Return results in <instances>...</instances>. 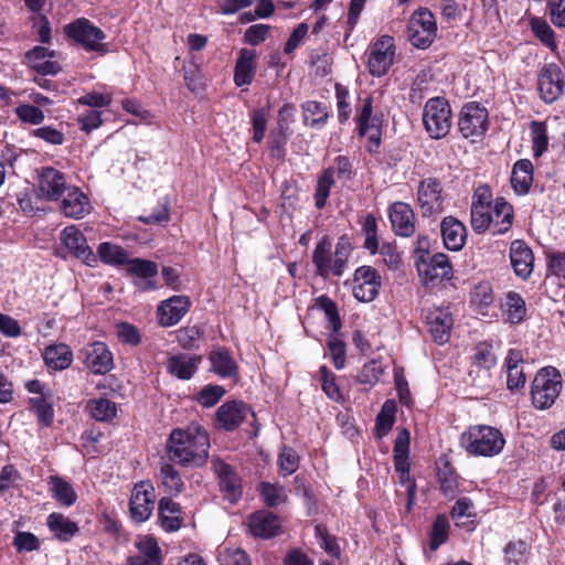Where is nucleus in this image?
<instances>
[{
	"label": "nucleus",
	"mask_w": 565,
	"mask_h": 565,
	"mask_svg": "<svg viewBox=\"0 0 565 565\" xmlns=\"http://www.w3.org/2000/svg\"><path fill=\"white\" fill-rule=\"evenodd\" d=\"M396 55L394 39L390 35H382L370 46L367 68L373 76L385 75L393 65Z\"/></svg>",
	"instance_id": "nucleus-8"
},
{
	"label": "nucleus",
	"mask_w": 565,
	"mask_h": 565,
	"mask_svg": "<svg viewBox=\"0 0 565 565\" xmlns=\"http://www.w3.org/2000/svg\"><path fill=\"white\" fill-rule=\"evenodd\" d=\"M61 212L72 218H82L90 212L88 198L76 186H71L60 199Z\"/></svg>",
	"instance_id": "nucleus-23"
},
{
	"label": "nucleus",
	"mask_w": 565,
	"mask_h": 565,
	"mask_svg": "<svg viewBox=\"0 0 565 565\" xmlns=\"http://www.w3.org/2000/svg\"><path fill=\"white\" fill-rule=\"evenodd\" d=\"M335 98L339 122L344 124L349 120L352 109L348 102L349 90L341 84H335Z\"/></svg>",
	"instance_id": "nucleus-59"
},
{
	"label": "nucleus",
	"mask_w": 565,
	"mask_h": 565,
	"mask_svg": "<svg viewBox=\"0 0 565 565\" xmlns=\"http://www.w3.org/2000/svg\"><path fill=\"white\" fill-rule=\"evenodd\" d=\"M258 490L263 497L264 503L269 508L282 504L287 500L286 489L279 483L263 481L259 483Z\"/></svg>",
	"instance_id": "nucleus-44"
},
{
	"label": "nucleus",
	"mask_w": 565,
	"mask_h": 565,
	"mask_svg": "<svg viewBox=\"0 0 565 565\" xmlns=\"http://www.w3.org/2000/svg\"><path fill=\"white\" fill-rule=\"evenodd\" d=\"M212 465L218 478L221 491L230 502H236L242 494L238 476L230 465L218 458L213 459Z\"/></svg>",
	"instance_id": "nucleus-18"
},
{
	"label": "nucleus",
	"mask_w": 565,
	"mask_h": 565,
	"mask_svg": "<svg viewBox=\"0 0 565 565\" xmlns=\"http://www.w3.org/2000/svg\"><path fill=\"white\" fill-rule=\"evenodd\" d=\"M30 404L34 409L39 422L44 426H50L53 422V408L43 397H33L30 399Z\"/></svg>",
	"instance_id": "nucleus-64"
},
{
	"label": "nucleus",
	"mask_w": 565,
	"mask_h": 565,
	"mask_svg": "<svg viewBox=\"0 0 565 565\" xmlns=\"http://www.w3.org/2000/svg\"><path fill=\"white\" fill-rule=\"evenodd\" d=\"M458 128L463 138H480L488 129V110L479 103L470 102L462 106Z\"/></svg>",
	"instance_id": "nucleus-7"
},
{
	"label": "nucleus",
	"mask_w": 565,
	"mask_h": 565,
	"mask_svg": "<svg viewBox=\"0 0 565 565\" xmlns=\"http://www.w3.org/2000/svg\"><path fill=\"white\" fill-rule=\"evenodd\" d=\"M409 431L403 428L398 431L394 444V466L399 475L407 476L409 472Z\"/></svg>",
	"instance_id": "nucleus-37"
},
{
	"label": "nucleus",
	"mask_w": 565,
	"mask_h": 565,
	"mask_svg": "<svg viewBox=\"0 0 565 565\" xmlns=\"http://www.w3.org/2000/svg\"><path fill=\"white\" fill-rule=\"evenodd\" d=\"M184 82L186 87L195 94H200L205 88V81L195 63L183 66Z\"/></svg>",
	"instance_id": "nucleus-53"
},
{
	"label": "nucleus",
	"mask_w": 565,
	"mask_h": 565,
	"mask_svg": "<svg viewBox=\"0 0 565 565\" xmlns=\"http://www.w3.org/2000/svg\"><path fill=\"white\" fill-rule=\"evenodd\" d=\"M493 222V215L491 214V207H478L471 206V226L478 232L482 233L491 226Z\"/></svg>",
	"instance_id": "nucleus-58"
},
{
	"label": "nucleus",
	"mask_w": 565,
	"mask_h": 565,
	"mask_svg": "<svg viewBox=\"0 0 565 565\" xmlns=\"http://www.w3.org/2000/svg\"><path fill=\"white\" fill-rule=\"evenodd\" d=\"M97 253L100 259L109 265H124L128 262V253L120 246L104 242L99 244Z\"/></svg>",
	"instance_id": "nucleus-45"
},
{
	"label": "nucleus",
	"mask_w": 565,
	"mask_h": 565,
	"mask_svg": "<svg viewBox=\"0 0 565 565\" xmlns=\"http://www.w3.org/2000/svg\"><path fill=\"white\" fill-rule=\"evenodd\" d=\"M61 241L72 255L86 265L93 266L97 262L95 254L87 245L86 237L75 225L67 226L61 232Z\"/></svg>",
	"instance_id": "nucleus-15"
},
{
	"label": "nucleus",
	"mask_w": 565,
	"mask_h": 565,
	"mask_svg": "<svg viewBox=\"0 0 565 565\" xmlns=\"http://www.w3.org/2000/svg\"><path fill=\"white\" fill-rule=\"evenodd\" d=\"M390 221L396 235L408 237L415 232V215L409 204L395 202L390 207Z\"/></svg>",
	"instance_id": "nucleus-25"
},
{
	"label": "nucleus",
	"mask_w": 565,
	"mask_h": 565,
	"mask_svg": "<svg viewBox=\"0 0 565 565\" xmlns=\"http://www.w3.org/2000/svg\"><path fill=\"white\" fill-rule=\"evenodd\" d=\"M159 520L166 532L178 531L184 521V513L179 503L171 498L163 497L159 501Z\"/></svg>",
	"instance_id": "nucleus-29"
},
{
	"label": "nucleus",
	"mask_w": 565,
	"mask_h": 565,
	"mask_svg": "<svg viewBox=\"0 0 565 565\" xmlns=\"http://www.w3.org/2000/svg\"><path fill=\"white\" fill-rule=\"evenodd\" d=\"M247 526L255 537L270 539L280 531V522L271 512L260 510L249 515Z\"/></svg>",
	"instance_id": "nucleus-24"
},
{
	"label": "nucleus",
	"mask_w": 565,
	"mask_h": 565,
	"mask_svg": "<svg viewBox=\"0 0 565 565\" xmlns=\"http://www.w3.org/2000/svg\"><path fill=\"white\" fill-rule=\"evenodd\" d=\"M25 58L29 66L42 75H54L61 70L53 60V52L44 46H35L26 53Z\"/></svg>",
	"instance_id": "nucleus-30"
},
{
	"label": "nucleus",
	"mask_w": 565,
	"mask_h": 565,
	"mask_svg": "<svg viewBox=\"0 0 565 565\" xmlns=\"http://www.w3.org/2000/svg\"><path fill=\"white\" fill-rule=\"evenodd\" d=\"M530 546L523 540L511 541L504 547L508 565H521L527 561Z\"/></svg>",
	"instance_id": "nucleus-46"
},
{
	"label": "nucleus",
	"mask_w": 565,
	"mask_h": 565,
	"mask_svg": "<svg viewBox=\"0 0 565 565\" xmlns=\"http://www.w3.org/2000/svg\"><path fill=\"white\" fill-rule=\"evenodd\" d=\"M45 364L56 371L67 369L73 362V352L68 345L58 343L51 344L43 352Z\"/></svg>",
	"instance_id": "nucleus-35"
},
{
	"label": "nucleus",
	"mask_w": 565,
	"mask_h": 565,
	"mask_svg": "<svg viewBox=\"0 0 565 565\" xmlns=\"http://www.w3.org/2000/svg\"><path fill=\"white\" fill-rule=\"evenodd\" d=\"M81 354L86 367L95 374H106L113 367V354L103 342L88 344Z\"/></svg>",
	"instance_id": "nucleus-16"
},
{
	"label": "nucleus",
	"mask_w": 565,
	"mask_h": 565,
	"mask_svg": "<svg viewBox=\"0 0 565 565\" xmlns=\"http://www.w3.org/2000/svg\"><path fill=\"white\" fill-rule=\"evenodd\" d=\"M202 362L201 355L177 354L169 358L167 370L180 380H190Z\"/></svg>",
	"instance_id": "nucleus-31"
},
{
	"label": "nucleus",
	"mask_w": 565,
	"mask_h": 565,
	"mask_svg": "<svg viewBox=\"0 0 565 565\" xmlns=\"http://www.w3.org/2000/svg\"><path fill=\"white\" fill-rule=\"evenodd\" d=\"M191 301L186 296H172L162 301L157 310L158 320L162 327L177 324L189 311Z\"/></svg>",
	"instance_id": "nucleus-19"
},
{
	"label": "nucleus",
	"mask_w": 565,
	"mask_h": 565,
	"mask_svg": "<svg viewBox=\"0 0 565 565\" xmlns=\"http://www.w3.org/2000/svg\"><path fill=\"white\" fill-rule=\"evenodd\" d=\"M497 364V356L492 347L488 343H480L476 347L472 362L469 370L471 383L477 387H488L491 382V369Z\"/></svg>",
	"instance_id": "nucleus-9"
},
{
	"label": "nucleus",
	"mask_w": 565,
	"mask_h": 565,
	"mask_svg": "<svg viewBox=\"0 0 565 565\" xmlns=\"http://www.w3.org/2000/svg\"><path fill=\"white\" fill-rule=\"evenodd\" d=\"M160 479L170 493H180L184 483L179 471L170 463H163L160 468Z\"/></svg>",
	"instance_id": "nucleus-48"
},
{
	"label": "nucleus",
	"mask_w": 565,
	"mask_h": 565,
	"mask_svg": "<svg viewBox=\"0 0 565 565\" xmlns=\"http://www.w3.org/2000/svg\"><path fill=\"white\" fill-rule=\"evenodd\" d=\"M287 131L284 129H274L269 134L268 145L270 156L275 159H284L286 154V143H287Z\"/></svg>",
	"instance_id": "nucleus-57"
},
{
	"label": "nucleus",
	"mask_w": 565,
	"mask_h": 565,
	"mask_svg": "<svg viewBox=\"0 0 565 565\" xmlns=\"http://www.w3.org/2000/svg\"><path fill=\"white\" fill-rule=\"evenodd\" d=\"M126 265L129 274L141 278H150L156 276L158 273L157 264L151 260L129 258Z\"/></svg>",
	"instance_id": "nucleus-51"
},
{
	"label": "nucleus",
	"mask_w": 565,
	"mask_h": 565,
	"mask_svg": "<svg viewBox=\"0 0 565 565\" xmlns=\"http://www.w3.org/2000/svg\"><path fill=\"white\" fill-rule=\"evenodd\" d=\"M491 214L493 215V222L491 225L494 234H504L511 228L513 222V207L504 199L498 198L494 201Z\"/></svg>",
	"instance_id": "nucleus-36"
},
{
	"label": "nucleus",
	"mask_w": 565,
	"mask_h": 565,
	"mask_svg": "<svg viewBox=\"0 0 565 565\" xmlns=\"http://www.w3.org/2000/svg\"><path fill=\"white\" fill-rule=\"evenodd\" d=\"M493 300V290L488 282L477 285L471 292V302L480 309L488 308Z\"/></svg>",
	"instance_id": "nucleus-60"
},
{
	"label": "nucleus",
	"mask_w": 565,
	"mask_h": 565,
	"mask_svg": "<svg viewBox=\"0 0 565 565\" xmlns=\"http://www.w3.org/2000/svg\"><path fill=\"white\" fill-rule=\"evenodd\" d=\"M279 470L282 476H290L299 466V457L290 447H282L278 458Z\"/></svg>",
	"instance_id": "nucleus-56"
},
{
	"label": "nucleus",
	"mask_w": 565,
	"mask_h": 565,
	"mask_svg": "<svg viewBox=\"0 0 565 565\" xmlns=\"http://www.w3.org/2000/svg\"><path fill=\"white\" fill-rule=\"evenodd\" d=\"M210 371L222 379H237L238 366L232 353L225 348H216L209 354Z\"/></svg>",
	"instance_id": "nucleus-27"
},
{
	"label": "nucleus",
	"mask_w": 565,
	"mask_h": 565,
	"mask_svg": "<svg viewBox=\"0 0 565 565\" xmlns=\"http://www.w3.org/2000/svg\"><path fill=\"white\" fill-rule=\"evenodd\" d=\"M362 232L365 236L364 247L372 254L379 250L377 221L373 214H367L362 222Z\"/></svg>",
	"instance_id": "nucleus-49"
},
{
	"label": "nucleus",
	"mask_w": 565,
	"mask_h": 565,
	"mask_svg": "<svg viewBox=\"0 0 565 565\" xmlns=\"http://www.w3.org/2000/svg\"><path fill=\"white\" fill-rule=\"evenodd\" d=\"M408 39L417 47L425 50L429 47L437 35V23L434 14L428 9L415 11L408 23Z\"/></svg>",
	"instance_id": "nucleus-6"
},
{
	"label": "nucleus",
	"mask_w": 565,
	"mask_h": 565,
	"mask_svg": "<svg viewBox=\"0 0 565 565\" xmlns=\"http://www.w3.org/2000/svg\"><path fill=\"white\" fill-rule=\"evenodd\" d=\"M417 270L419 276L426 282L441 281L451 277L452 267L449 258L444 253L424 256L417 262Z\"/></svg>",
	"instance_id": "nucleus-13"
},
{
	"label": "nucleus",
	"mask_w": 565,
	"mask_h": 565,
	"mask_svg": "<svg viewBox=\"0 0 565 565\" xmlns=\"http://www.w3.org/2000/svg\"><path fill=\"white\" fill-rule=\"evenodd\" d=\"M530 129L533 142V153L535 157H540L544 151H546L548 146L546 126L544 122L534 120L531 122Z\"/></svg>",
	"instance_id": "nucleus-50"
},
{
	"label": "nucleus",
	"mask_w": 565,
	"mask_h": 565,
	"mask_svg": "<svg viewBox=\"0 0 565 565\" xmlns=\"http://www.w3.org/2000/svg\"><path fill=\"white\" fill-rule=\"evenodd\" d=\"M524 362L523 354L520 350L511 349L505 358L507 366V385L510 391L523 387L525 384V375L522 369Z\"/></svg>",
	"instance_id": "nucleus-34"
},
{
	"label": "nucleus",
	"mask_w": 565,
	"mask_h": 565,
	"mask_svg": "<svg viewBox=\"0 0 565 565\" xmlns=\"http://www.w3.org/2000/svg\"><path fill=\"white\" fill-rule=\"evenodd\" d=\"M505 439L502 433L487 425L470 426L460 436L461 447L472 456L493 457L500 454Z\"/></svg>",
	"instance_id": "nucleus-2"
},
{
	"label": "nucleus",
	"mask_w": 565,
	"mask_h": 565,
	"mask_svg": "<svg viewBox=\"0 0 565 565\" xmlns=\"http://www.w3.org/2000/svg\"><path fill=\"white\" fill-rule=\"evenodd\" d=\"M209 448L207 431L198 423L173 429L167 441L169 459L181 466H203L209 457Z\"/></svg>",
	"instance_id": "nucleus-1"
},
{
	"label": "nucleus",
	"mask_w": 565,
	"mask_h": 565,
	"mask_svg": "<svg viewBox=\"0 0 565 565\" xmlns=\"http://www.w3.org/2000/svg\"><path fill=\"white\" fill-rule=\"evenodd\" d=\"M394 425V405L387 401L376 416V430L379 437L385 436Z\"/></svg>",
	"instance_id": "nucleus-61"
},
{
	"label": "nucleus",
	"mask_w": 565,
	"mask_h": 565,
	"mask_svg": "<svg viewBox=\"0 0 565 565\" xmlns=\"http://www.w3.org/2000/svg\"><path fill=\"white\" fill-rule=\"evenodd\" d=\"M564 76L561 67L555 63L542 67L537 76V89L546 104L554 103L564 90Z\"/></svg>",
	"instance_id": "nucleus-11"
},
{
	"label": "nucleus",
	"mask_w": 565,
	"mask_h": 565,
	"mask_svg": "<svg viewBox=\"0 0 565 565\" xmlns=\"http://www.w3.org/2000/svg\"><path fill=\"white\" fill-rule=\"evenodd\" d=\"M222 565H250L246 552L239 547H225L220 553Z\"/></svg>",
	"instance_id": "nucleus-62"
},
{
	"label": "nucleus",
	"mask_w": 565,
	"mask_h": 565,
	"mask_svg": "<svg viewBox=\"0 0 565 565\" xmlns=\"http://www.w3.org/2000/svg\"><path fill=\"white\" fill-rule=\"evenodd\" d=\"M441 237L447 249L460 250L467 239L466 226L452 216H446L440 224Z\"/></svg>",
	"instance_id": "nucleus-26"
},
{
	"label": "nucleus",
	"mask_w": 565,
	"mask_h": 565,
	"mask_svg": "<svg viewBox=\"0 0 565 565\" xmlns=\"http://www.w3.org/2000/svg\"><path fill=\"white\" fill-rule=\"evenodd\" d=\"M423 124L430 138H445L452 126V113L449 103L443 97L429 98L424 106Z\"/></svg>",
	"instance_id": "nucleus-4"
},
{
	"label": "nucleus",
	"mask_w": 565,
	"mask_h": 565,
	"mask_svg": "<svg viewBox=\"0 0 565 565\" xmlns=\"http://www.w3.org/2000/svg\"><path fill=\"white\" fill-rule=\"evenodd\" d=\"M203 335V330L199 326L181 328L177 331L178 343L186 350L198 348L199 340Z\"/></svg>",
	"instance_id": "nucleus-52"
},
{
	"label": "nucleus",
	"mask_w": 565,
	"mask_h": 565,
	"mask_svg": "<svg viewBox=\"0 0 565 565\" xmlns=\"http://www.w3.org/2000/svg\"><path fill=\"white\" fill-rule=\"evenodd\" d=\"M503 313L510 323L516 324L524 320L526 306L524 299L515 291H509L502 302Z\"/></svg>",
	"instance_id": "nucleus-39"
},
{
	"label": "nucleus",
	"mask_w": 565,
	"mask_h": 565,
	"mask_svg": "<svg viewBox=\"0 0 565 565\" xmlns=\"http://www.w3.org/2000/svg\"><path fill=\"white\" fill-rule=\"evenodd\" d=\"M225 394L221 385H206L198 394L196 401L204 407L214 406Z\"/></svg>",
	"instance_id": "nucleus-63"
},
{
	"label": "nucleus",
	"mask_w": 565,
	"mask_h": 565,
	"mask_svg": "<svg viewBox=\"0 0 565 565\" xmlns=\"http://www.w3.org/2000/svg\"><path fill=\"white\" fill-rule=\"evenodd\" d=\"M303 122L312 128H322L329 117L327 106L316 100L302 104Z\"/></svg>",
	"instance_id": "nucleus-41"
},
{
	"label": "nucleus",
	"mask_w": 565,
	"mask_h": 565,
	"mask_svg": "<svg viewBox=\"0 0 565 565\" xmlns=\"http://www.w3.org/2000/svg\"><path fill=\"white\" fill-rule=\"evenodd\" d=\"M256 72V53L253 50L242 49L236 61L234 82L237 86L249 85Z\"/></svg>",
	"instance_id": "nucleus-33"
},
{
	"label": "nucleus",
	"mask_w": 565,
	"mask_h": 565,
	"mask_svg": "<svg viewBox=\"0 0 565 565\" xmlns=\"http://www.w3.org/2000/svg\"><path fill=\"white\" fill-rule=\"evenodd\" d=\"M154 488L149 481H140L132 490L130 497L131 518L137 522L147 521L154 509Z\"/></svg>",
	"instance_id": "nucleus-12"
},
{
	"label": "nucleus",
	"mask_w": 565,
	"mask_h": 565,
	"mask_svg": "<svg viewBox=\"0 0 565 565\" xmlns=\"http://www.w3.org/2000/svg\"><path fill=\"white\" fill-rule=\"evenodd\" d=\"M65 175L51 167L43 168L40 173L39 188L43 196L51 201H57L71 188Z\"/></svg>",
	"instance_id": "nucleus-20"
},
{
	"label": "nucleus",
	"mask_w": 565,
	"mask_h": 565,
	"mask_svg": "<svg viewBox=\"0 0 565 565\" xmlns=\"http://www.w3.org/2000/svg\"><path fill=\"white\" fill-rule=\"evenodd\" d=\"M533 182V164L529 159L518 160L511 173V185L518 195L529 193Z\"/></svg>",
	"instance_id": "nucleus-32"
},
{
	"label": "nucleus",
	"mask_w": 565,
	"mask_h": 565,
	"mask_svg": "<svg viewBox=\"0 0 565 565\" xmlns=\"http://www.w3.org/2000/svg\"><path fill=\"white\" fill-rule=\"evenodd\" d=\"M449 522L446 516L438 515L433 524L429 546L436 551L448 539Z\"/></svg>",
	"instance_id": "nucleus-54"
},
{
	"label": "nucleus",
	"mask_w": 565,
	"mask_h": 565,
	"mask_svg": "<svg viewBox=\"0 0 565 565\" xmlns=\"http://www.w3.org/2000/svg\"><path fill=\"white\" fill-rule=\"evenodd\" d=\"M46 524L54 536L62 542L70 541L79 531L75 522L61 513H51Z\"/></svg>",
	"instance_id": "nucleus-38"
},
{
	"label": "nucleus",
	"mask_w": 565,
	"mask_h": 565,
	"mask_svg": "<svg viewBox=\"0 0 565 565\" xmlns=\"http://www.w3.org/2000/svg\"><path fill=\"white\" fill-rule=\"evenodd\" d=\"M380 276L371 266H361L354 273L353 296L362 302L372 301L379 294Z\"/></svg>",
	"instance_id": "nucleus-14"
},
{
	"label": "nucleus",
	"mask_w": 565,
	"mask_h": 565,
	"mask_svg": "<svg viewBox=\"0 0 565 565\" xmlns=\"http://www.w3.org/2000/svg\"><path fill=\"white\" fill-rule=\"evenodd\" d=\"M510 262L518 277L526 280L533 273L534 255L530 246L521 239L510 245Z\"/></svg>",
	"instance_id": "nucleus-22"
},
{
	"label": "nucleus",
	"mask_w": 565,
	"mask_h": 565,
	"mask_svg": "<svg viewBox=\"0 0 565 565\" xmlns=\"http://www.w3.org/2000/svg\"><path fill=\"white\" fill-rule=\"evenodd\" d=\"M93 418L99 422H107L116 416V404L107 398L93 399L88 403Z\"/></svg>",
	"instance_id": "nucleus-47"
},
{
	"label": "nucleus",
	"mask_w": 565,
	"mask_h": 565,
	"mask_svg": "<svg viewBox=\"0 0 565 565\" xmlns=\"http://www.w3.org/2000/svg\"><path fill=\"white\" fill-rule=\"evenodd\" d=\"M417 204L424 217H435L444 212L443 189L438 180L428 178L420 181L417 189Z\"/></svg>",
	"instance_id": "nucleus-10"
},
{
	"label": "nucleus",
	"mask_w": 565,
	"mask_h": 565,
	"mask_svg": "<svg viewBox=\"0 0 565 565\" xmlns=\"http://www.w3.org/2000/svg\"><path fill=\"white\" fill-rule=\"evenodd\" d=\"M334 184V169L327 168L318 177L316 192H315V205L317 209L324 207L327 199L330 194V190Z\"/></svg>",
	"instance_id": "nucleus-43"
},
{
	"label": "nucleus",
	"mask_w": 565,
	"mask_h": 565,
	"mask_svg": "<svg viewBox=\"0 0 565 565\" xmlns=\"http://www.w3.org/2000/svg\"><path fill=\"white\" fill-rule=\"evenodd\" d=\"M531 28L535 36L539 38L544 45L552 50L556 47L554 32L545 20L540 18L532 19Z\"/></svg>",
	"instance_id": "nucleus-55"
},
{
	"label": "nucleus",
	"mask_w": 565,
	"mask_h": 565,
	"mask_svg": "<svg viewBox=\"0 0 565 565\" xmlns=\"http://www.w3.org/2000/svg\"><path fill=\"white\" fill-rule=\"evenodd\" d=\"M331 246V241L324 236L317 244L312 255V262L317 268V273L322 277H327L332 270Z\"/></svg>",
	"instance_id": "nucleus-42"
},
{
	"label": "nucleus",
	"mask_w": 565,
	"mask_h": 565,
	"mask_svg": "<svg viewBox=\"0 0 565 565\" xmlns=\"http://www.w3.org/2000/svg\"><path fill=\"white\" fill-rule=\"evenodd\" d=\"M248 411L242 402H226L216 411L217 425L225 430H233L245 419Z\"/></svg>",
	"instance_id": "nucleus-28"
},
{
	"label": "nucleus",
	"mask_w": 565,
	"mask_h": 565,
	"mask_svg": "<svg viewBox=\"0 0 565 565\" xmlns=\"http://www.w3.org/2000/svg\"><path fill=\"white\" fill-rule=\"evenodd\" d=\"M135 546L138 553L127 558V565H162L161 548L153 536H140Z\"/></svg>",
	"instance_id": "nucleus-21"
},
{
	"label": "nucleus",
	"mask_w": 565,
	"mask_h": 565,
	"mask_svg": "<svg viewBox=\"0 0 565 565\" xmlns=\"http://www.w3.org/2000/svg\"><path fill=\"white\" fill-rule=\"evenodd\" d=\"M67 38L83 45L87 51L106 53V45L103 42L106 38L104 31L92 23L88 19L78 18L64 26Z\"/></svg>",
	"instance_id": "nucleus-5"
},
{
	"label": "nucleus",
	"mask_w": 565,
	"mask_h": 565,
	"mask_svg": "<svg viewBox=\"0 0 565 565\" xmlns=\"http://www.w3.org/2000/svg\"><path fill=\"white\" fill-rule=\"evenodd\" d=\"M428 332L433 340L439 344L450 339L454 320L447 308H434L426 316Z\"/></svg>",
	"instance_id": "nucleus-17"
},
{
	"label": "nucleus",
	"mask_w": 565,
	"mask_h": 565,
	"mask_svg": "<svg viewBox=\"0 0 565 565\" xmlns=\"http://www.w3.org/2000/svg\"><path fill=\"white\" fill-rule=\"evenodd\" d=\"M562 387V375L557 369L553 366L541 369L532 382L533 406L537 409L550 408L558 397Z\"/></svg>",
	"instance_id": "nucleus-3"
},
{
	"label": "nucleus",
	"mask_w": 565,
	"mask_h": 565,
	"mask_svg": "<svg viewBox=\"0 0 565 565\" xmlns=\"http://www.w3.org/2000/svg\"><path fill=\"white\" fill-rule=\"evenodd\" d=\"M49 490L52 495L63 505L71 507L76 502L77 494L72 484L58 476H51Z\"/></svg>",
	"instance_id": "nucleus-40"
}]
</instances>
